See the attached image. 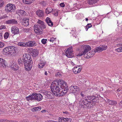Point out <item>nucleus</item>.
Listing matches in <instances>:
<instances>
[{
    "mask_svg": "<svg viewBox=\"0 0 122 122\" xmlns=\"http://www.w3.org/2000/svg\"><path fill=\"white\" fill-rule=\"evenodd\" d=\"M6 120L4 119H0V122H5L6 121Z\"/></svg>",
    "mask_w": 122,
    "mask_h": 122,
    "instance_id": "48",
    "label": "nucleus"
},
{
    "mask_svg": "<svg viewBox=\"0 0 122 122\" xmlns=\"http://www.w3.org/2000/svg\"><path fill=\"white\" fill-rule=\"evenodd\" d=\"M61 117H59V122H61Z\"/></svg>",
    "mask_w": 122,
    "mask_h": 122,
    "instance_id": "50",
    "label": "nucleus"
},
{
    "mask_svg": "<svg viewBox=\"0 0 122 122\" xmlns=\"http://www.w3.org/2000/svg\"><path fill=\"white\" fill-rule=\"evenodd\" d=\"M17 49L14 46H9L4 48L3 51V53L5 55H9L16 53Z\"/></svg>",
    "mask_w": 122,
    "mask_h": 122,
    "instance_id": "5",
    "label": "nucleus"
},
{
    "mask_svg": "<svg viewBox=\"0 0 122 122\" xmlns=\"http://www.w3.org/2000/svg\"><path fill=\"white\" fill-rule=\"evenodd\" d=\"M45 21L49 26H52L53 25V23L51 21L50 18L47 17L45 20Z\"/></svg>",
    "mask_w": 122,
    "mask_h": 122,
    "instance_id": "20",
    "label": "nucleus"
},
{
    "mask_svg": "<svg viewBox=\"0 0 122 122\" xmlns=\"http://www.w3.org/2000/svg\"><path fill=\"white\" fill-rule=\"evenodd\" d=\"M6 23L7 24H17L18 23L17 20L15 19H12L7 20L5 21Z\"/></svg>",
    "mask_w": 122,
    "mask_h": 122,
    "instance_id": "14",
    "label": "nucleus"
},
{
    "mask_svg": "<svg viewBox=\"0 0 122 122\" xmlns=\"http://www.w3.org/2000/svg\"><path fill=\"white\" fill-rule=\"evenodd\" d=\"M47 41L46 39H43L41 40V42L42 44H45L46 43Z\"/></svg>",
    "mask_w": 122,
    "mask_h": 122,
    "instance_id": "38",
    "label": "nucleus"
},
{
    "mask_svg": "<svg viewBox=\"0 0 122 122\" xmlns=\"http://www.w3.org/2000/svg\"><path fill=\"white\" fill-rule=\"evenodd\" d=\"M9 35V34L8 32H6L4 34V38L5 39H7Z\"/></svg>",
    "mask_w": 122,
    "mask_h": 122,
    "instance_id": "36",
    "label": "nucleus"
},
{
    "mask_svg": "<svg viewBox=\"0 0 122 122\" xmlns=\"http://www.w3.org/2000/svg\"><path fill=\"white\" fill-rule=\"evenodd\" d=\"M40 4L43 6H44L45 5L46 3L44 1H41V2Z\"/></svg>",
    "mask_w": 122,
    "mask_h": 122,
    "instance_id": "41",
    "label": "nucleus"
},
{
    "mask_svg": "<svg viewBox=\"0 0 122 122\" xmlns=\"http://www.w3.org/2000/svg\"><path fill=\"white\" fill-rule=\"evenodd\" d=\"M41 108V107L40 106L35 107L32 109V111L33 112H37L40 111Z\"/></svg>",
    "mask_w": 122,
    "mask_h": 122,
    "instance_id": "28",
    "label": "nucleus"
},
{
    "mask_svg": "<svg viewBox=\"0 0 122 122\" xmlns=\"http://www.w3.org/2000/svg\"><path fill=\"white\" fill-rule=\"evenodd\" d=\"M24 3L26 4H30L34 1V0H23Z\"/></svg>",
    "mask_w": 122,
    "mask_h": 122,
    "instance_id": "30",
    "label": "nucleus"
},
{
    "mask_svg": "<svg viewBox=\"0 0 122 122\" xmlns=\"http://www.w3.org/2000/svg\"><path fill=\"white\" fill-rule=\"evenodd\" d=\"M106 102L109 105H116L117 104V103L116 101L115 100H111L109 99L107 100Z\"/></svg>",
    "mask_w": 122,
    "mask_h": 122,
    "instance_id": "17",
    "label": "nucleus"
},
{
    "mask_svg": "<svg viewBox=\"0 0 122 122\" xmlns=\"http://www.w3.org/2000/svg\"><path fill=\"white\" fill-rule=\"evenodd\" d=\"M2 33H0V39L2 38Z\"/></svg>",
    "mask_w": 122,
    "mask_h": 122,
    "instance_id": "51",
    "label": "nucleus"
},
{
    "mask_svg": "<svg viewBox=\"0 0 122 122\" xmlns=\"http://www.w3.org/2000/svg\"><path fill=\"white\" fill-rule=\"evenodd\" d=\"M58 13L57 12V13H55V14H54L56 16H58Z\"/></svg>",
    "mask_w": 122,
    "mask_h": 122,
    "instance_id": "61",
    "label": "nucleus"
},
{
    "mask_svg": "<svg viewBox=\"0 0 122 122\" xmlns=\"http://www.w3.org/2000/svg\"><path fill=\"white\" fill-rule=\"evenodd\" d=\"M67 84L62 80L58 82H53L51 85V90L54 95L57 97L65 95L68 90Z\"/></svg>",
    "mask_w": 122,
    "mask_h": 122,
    "instance_id": "1",
    "label": "nucleus"
},
{
    "mask_svg": "<svg viewBox=\"0 0 122 122\" xmlns=\"http://www.w3.org/2000/svg\"><path fill=\"white\" fill-rule=\"evenodd\" d=\"M26 59H27V58H25L24 56H23V58L18 59V63L20 65H24L25 67L26 70H28V69H29V63H28L27 61L26 60H27Z\"/></svg>",
    "mask_w": 122,
    "mask_h": 122,
    "instance_id": "6",
    "label": "nucleus"
},
{
    "mask_svg": "<svg viewBox=\"0 0 122 122\" xmlns=\"http://www.w3.org/2000/svg\"><path fill=\"white\" fill-rule=\"evenodd\" d=\"M92 97L89 96L87 98H82L79 102L80 106L83 108H90L93 106L92 104Z\"/></svg>",
    "mask_w": 122,
    "mask_h": 122,
    "instance_id": "2",
    "label": "nucleus"
},
{
    "mask_svg": "<svg viewBox=\"0 0 122 122\" xmlns=\"http://www.w3.org/2000/svg\"><path fill=\"white\" fill-rule=\"evenodd\" d=\"M70 88L71 92L72 93H77L80 90L79 87L76 86H72L70 87Z\"/></svg>",
    "mask_w": 122,
    "mask_h": 122,
    "instance_id": "12",
    "label": "nucleus"
},
{
    "mask_svg": "<svg viewBox=\"0 0 122 122\" xmlns=\"http://www.w3.org/2000/svg\"><path fill=\"white\" fill-rule=\"evenodd\" d=\"M42 94L46 98L51 99L54 98L53 95L50 92L46 91L42 92Z\"/></svg>",
    "mask_w": 122,
    "mask_h": 122,
    "instance_id": "9",
    "label": "nucleus"
},
{
    "mask_svg": "<svg viewBox=\"0 0 122 122\" xmlns=\"http://www.w3.org/2000/svg\"><path fill=\"white\" fill-rule=\"evenodd\" d=\"M101 48V51L103 50H106L107 48V46H102L100 47Z\"/></svg>",
    "mask_w": 122,
    "mask_h": 122,
    "instance_id": "34",
    "label": "nucleus"
},
{
    "mask_svg": "<svg viewBox=\"0 0 122 122\" xmlns=\"http://www.w3.org/2000/svg\"><path fill=\"white\" fill-rule=\"evenodd\" d=\"M63 113L66 114H68V112L67 111L63 112Z\"/></svg>",
    "mask_w": 122,
    "mask_h": 122,
    "instance_id": "53",
    "label": "nucleus"
},
{
    "mask_svg": "<svg viewBox=\"0 0 122 122\" xmlns=\"http://www.w3.org/2000/svg\"><path fill=\"white\" fill-rule=\"evenodd\" d=\"M85 92H81L80 93V95L83 97L85 96Z\"/></svg>",
    "mask_w": 122,
    "mask_h": 122,
    "instance_id": "43",
    "label": "nucleus"
},
{
    "mask_svg": "<svg viewBox=\"0 0 122 122\" xmlns=\"http://www.w3.org/2000/svg\"><path fill=\"white\" fill-rule=\"evenodd\" d=\"M120 91V88H118L117 89V92H119Z\"/></svg>",
    "mask_w": 122,
    "mask_h": 122,
    "instance_id": "58",
    "label": "nucleus"
},
{
    "mask_svg": "<svg viewBox=\"0 0 122 122\" xmlns=\"http://www.w3.org/2000/svg\"><path fill=\"white\" fill-rule=\"evenodd\" d=\"M3 17L4 18H7V17H8V16H7V15H4V16H3Z\"/></svg>",
    "mask_w": 122,
    "mask_h": 122,
    "instance_id": "55",
    "label": "nucleus"
},
{
    "mask_svg": "<svg viewBox=\"0 0 122 122\" xmlns=\"http://www.w3.org/2000/svg\"><path fill=\"white\" fill-rule=\"evenodd\" d=\"M46 110H42L41 111V112L42 113H44V112H46Z\"/></svg>",
    "mask_w": 122,
    "mask_h": 122,
    "instance_id": "52",
    "label": "nucleus"
},
{
    "mask_svg": "<svg viewBox=\"0 0 122 122\" xmlns=\"http://www.w3.org/2000/svg\"><path fill=\"white\" fill-rule=\"evenodd\" d=\"M46 62L41 61L40 63L39 64L38 67L39 68H43L46 64Z\"/></svg>",
    "mask_w": 122,
    "mask_h": 122,
    "instance_id": "29",
    "label": "nucleus"
},
{
    "mask_svg": "<svg viewBox=\"0 0 122 122\" xmlns=\"http://www.w3.org/2000/svg\"><path fill=\"white\" fill-rule=\"evenodd\" d=\"M31 53L33 55V56L34 57L36 56H37L38 54V52L36 50H35L33 51Z\"/></svg>",
    "mask_w": 122,
    "mask_h": 122,
    "instance_id": "32",
    "label": "nucleus"
},
{
    "mask_svg": "<svg viewBox=\"0 0 122 122\" xmlns=\"http://www.w3.org/2000/svg\"><path fill=\"white\" fill-rule=\"evenodd\" d=\"M92 99V104H93V106L95 104V102H98V100L99 99L98 97H97L95 96H93Z\"/></svg>",
    "mask_w": 122,
    "mask_h": 122,
    "instance_id": "21",
    "label": "nucleus"
},
{
    "mask_svg": "<svg viewBox=\"0 0 122 122\" xmlns=\"http://www.w3.org/2000/svg\"><path fill=\"white\" fill-rule=\"evenodd\" d=\"M44 12L41 10H38L36 12L37 15L39 17H43L44 15Z\"/></svg>",
    "mask_w": 122,
    "mask_h": 122,
    "instance_id": "22",
    "label": "nucleus"
},
{
    "mask_svg": "<svg viewBox=\"0 0 122 122\" xmlns=\"http://www.w3.org/2000/svg\"><path fill=\"white\" fill-rule=\"evenodd\" d=\"M29 20L28 19H26L25 20L23 19V22H22V23L23 25L25 26H27L29 25Z\"/></svg>",
    "mask_w": 122,
    "mask_h": 122,
    "instance_id": "26",
    "label": "nucleus"
},
{
    "mask_svg": "<svg viewBox=\"0 0 122 122\" xmlns=\"http://www.w3.org/2000/svg\"><path fill=\"white\" fill-rule=\"evenodd\" d=\"M24 31L25 32H28L29 30V29H24Z\"/></svg>",
    "mask_w": 122,
    "mask_h": 122,
    "instance_id": "47",
    "label": "nucleus"
},
{
    "mask_svg": "<svg viewBox=\"0 0 122 122\" xmlns=\"http://www.w3.org/2000/svg\"><path fill=\"white\" fill-rule=\"evenodd\" d=\"M95 53L94 51H90L89 53L87 54V56L86 57L87 58L91 57L94 55Z\"/></svg>",
    "mask_w": 122,
    "mask_h": 122,
    "instance_id": "24",
    "label": "nucleus"
},
{
    "mask_svg": "<svg viewBox=\"0 0 122 122\" xmlns=\"http://www.w3.org/2000/svg\"><path fill=\"white\" fill-rule=\"evenodd\" d=\"M45 75H47L48 74V73H47V71H45Z\"/></svg>",
    "mask_w": 122,
    "mask_h": 122,
    "instance_id": "59",
    "label": "nucleus"
},
{
    "mask_svg": "<svg viewBox=\"0 0 122 122\" xmlns=\"http://www.w3.org/2000/svg\"><path fill=\"white\" fill-rule=\"evenodd\" d=\"M6 61L2 58H0V66L1 67H5L6 66L5 63Z\"/></svg>",
    "mask_w": 122,
    "mask_h": 122,
    "instance_id": "18",
    "label": "nucleus"
},
{
    "mask_svg": "<svg viewBox=\"0 0 122 122\" xmlns=\"http://www.w3.org/2000/svg\"><path fill=\"white\" fill-rule=\"evenodd\" d=\"M54 122V121H48L47 122Z\"/></svg>",
    "mask_w": 122,
    "mask_h": 122,
    "instance_id": "63",
    "label": "nucleus"
},
{
    "mask_svg": "<svg viewBox=\"0 0 122 122\" xmlns=\"http://www.w3.org/2000/svg\"><path fill=\"white\" fill-rule=\"evenodd\" d=\"M37 24L34 25V31L38 35H40L43 33V29L46 28L44 22L43 21L39 20Z\"/></svg>",
    "mask_w": 122,
    "mask_h": 122,
    "instance_id": "3",
    "label": "nucleus"
},
{
    "mask_svg": "<svg viewBox=\"0 0 122 122\" xmlns=\"http://www.w3.org/2000/svg\"><path fill=\"white\" fill-rule=\"evenodd\" d=\"M80 66H81L80 65L78 67L77 66L74 67L73 69V71L74 73L77 74L80 72L81 69L80 67Z\"/></svg>",
    "mask_w": 122,
    "mask_h": 122,
    "instance_id": "19",
    "label": "nucleus"
},
{
    "mask_svg": "<svg viewBox=\"0 0 122 122\" xmlns=\"http://www.w3.org/2000/svg\"><path fill=\"white\" fill-rule=\"evenodd\" d=\"M61 117H59V122H61Z\"/></svg>",
    "mask_w": 122,
    "mask_h": 122,
    "instance_id": "49",
    "label": "nucleus"
},
{
    "mask_svg": "<svg viewBox=\"0 0 122 122\" xmlns=\"http://www.w3.org/2000/svg\"><path fill=\"white\" fill-rule=\"evenodd\" d=\"M91 49V47L90 46L85 45L83 49L79 52L78 55L80 56L84 55Z\"/></svg>",
    "mask_w": 122,
    "mask_h": 122,
    "instance_id": "8",
    "label": "nucleus"
},
{
    "mask_svg": "<svg viewBox=\"0 0 122 122\" xmlns=\"http://www.w3.org/2000/svg\"><path fill=\"white\" fill-rule=\"evenodd\" d=\"M56 39V38H54L53 37H52L51 38H50L49 40L51 42H54V41Z\"/></svg>",
    "mask_w": 122,
    "mask_h": 122,
    "instance_id": "39",
    "label": "nucleus"
},
{
    "mask_svg": "<svg viewBox=\"0 0 122 122\" xmlns=\"http://www.w3.org/2000/svg\"><path fill=\"white\" fill-rule=\"evenodd\" d=\"M10 67L11 70L14 71L17 70L19 69L18 66L16 64H13L11 65Z\"/></svg>",
    "mask_w": 122,
    "mask_h": 122,
    "instance_id": "23",
    "label": "nucleus"
},
{
    "mask_svg": "<svg viewBox=\"0 0 122 122\" xmlns=\"http://www.w3.org/2000/svg\"><path fill=\"white\" fill-rule=\"evenodd\" d=\"M6 28L5 26L4 25H2L0 26V29H5Z\"/></svg>",
    "mask_w": 122,
    "mask_h": 122,
    "instance_id": "44",
    "label": "nucleus"
},
{
    "mask_svg": "<svg viewBox=\"0 0 122 122\" xmlns=\"http://www.w3.org/2000/svg\"><path fill=\"white\" fill-rule=\"evenodd\" d=\"M5 44L4 43L0 41V48H1L4 46Z\"/></svg>",
    "mask_w": 122,
    "mask_h": 122,
    "instance_id": "42",
    "label": "nucleus"
},
{
    "mask_svg": "<svg viewBox=\"0 0 122 122\" xmlns=\"http://www.w3.org/2000/svg\"><path fill=\"white\" fill-rule=\"evenodd\" d=\"M11 30L12 33L14 35L18 34L19 33V28L15 26H12Z\"/></svg>",
    "mask_w": 122,
    "mask_h": 122,
    "instance_id": "13",
    "label": "nucleus"
},
{
    "mask_svg": "<svg viewBox=\"0 0 122 122\" xmlns=\"http://www.w3.org/2000/svg\"><path fill=\"white\" fill-rule=\"evenodd\" d=\"M88 19L87 18H86V21H87L88 20Z\"/></svg>",
    "mask_w": 122,
    "mask_h": 122,
    "instance_id": "64",
    "label": "nucleus"
},
{
    "mask_svg": "<svg viewBox=\"0 0 122 122\" xmlns=\"http://www.w3.org/2000/svg\"><path fill=\"white\" fill-rule=\"evenodd\" d=\"M28 47H34L36 45V42L34 41H30L27 42Z\"/></svg>",
    "mask_w": 122,
    "mask_h": 122,
    "instance_id": "15",
    "label": "nucleus"
},
{
    "mask_svg": "<svg viewBox=\"0 0 122 122\" xmlns=\"http://www.w3.org/2000/svg\"><path fill=\"white\" fill-rule=\"evenodd\" d=\"M119 105H120V104H122V101H121L120 103H119Z\"/></svg>",
    "mask_w": 122,
    "mask_h": 122,
    "instance_id": "62",
    "label": "nucleus"
},
{
    "mask_svg": "<svg viewBox=\"0 0 122 122\" xmlns=\"http://www.w3.org/2000/svg\"><path fill=\"white\" fill-rule=\"evenodd\" d=\"M61 122H63L64 119V118L63 117H61Z\"/></svg>",
    "mask_w": 122,
    "mask_h": 122,
    "instance_id": "57",
    "label": "nucleus"
},
{
    "mask_svg": "<svg viewBox=\"0 0 122 122\" xmlns=\"http://www.w3.org/2000/svg\"><path fill=\"white\" fill-rule=\"evenodd\" d=\"M24 58H27V59H26L27 60H26L27 61L28 63H29V69L30 70L31 69L32 66L33 62L32 61V59L30 55L29 54H27L26 56H24Z\"/></svg>",
    "mask_w": 122,
    "mask_h": 122,
    "instance_id": "11",
    "label": "nucleus"
},
{
    "mask_svg": "<svg viewBox=\"0 0 122 122\" xmlns=\"http://www.w3.org/2000/svg\"><path fill=\"white\" fill-rule=\"evenodd\" d=\"M27 42L26 43L19 42L18 44V45L22 47H27Z\"/></svg>",
    "mask_w": 122,
    "mask_h": 122,
    "instance_id": "25",
    "label": "nucleus"
},
{
    "mask_svg": "<svg viewBox=\"0 0 122 122\" xmlns=\"http://www.w3.org/2000/svg\"><path fill=\"white\" fill-rule=\"evenodd\" d=\"M4 1L2 0H0V7H1L4 4Z\"/></svg>",
    "mask_w": 122,
    "mask_h": 122,
    "instance_id": "40",
    "label": "nucleus"
},
{
    "mask_svg": "<svg viewBox=\"0 0 122 122\" xmlns=\"http://www.w3.org/2000/svg\"><path fill=\"white\" fill-rule=\"evenodd\" d=\"M61 6L62 7H64L65 6V5L64 3H62L60 4Z\"/></svg>",
    "mask_w": 122,
    "mask_h": 122,
    "instance_id": "45",
    "label": "nucleus"
},
{
    "mask_svg": "<svg viewBox=\"0 0 122 122\" xmlns=\"http://www.w3.org/2000/svg\"><path fill=\"white\" fill-rule=\"evenodd\" d=\"M26 100L28 101L35 100H37V101H40L43 99V96L40 93L34 92L32 95L26 97Z\"/></svg>",
    "mask_w": 122,
    "mask_h": 122,
    "instance_id": "4",
    "label": "nucleus"
},
{
    "mask_svg": "<svg viewBox=\"0 0 122 122\" xmlns=\"http://www.w3.org/2000/svg\"><path fill=\"white\" fill-rule=\"evenodd\" d=\"M5 10L8 12H14L15 10V5L8 4L5 7Z\"/></svg>",
    "mask_w": 122,
    "mask_h": 122,
    "instance_id": "7",
    "label": "nucleus"
},
{
    "mask_svg": "<svg viewBox=\"0 0 122 122\" xmlns=\"http://www.w3.org/2000/svg\"><path fill=\"white\" fill-rule=\"evenodd\" d=\"M53 8L50 7H49L46 8V14H48L51 12L53 10Z\"/></svg>",
    "mask_w": 122,
    "mask_h": 122,
    "instance_id": "27",
    "label": "nucleus"
},
{
    "mask_svg": "<svg viewBox=\"0 0 122 122\" xmlns=\"http://www.w3.org/2000/svg\"><path fill=\"white\" fill-rule=\"evenodd\" d=\"M92 26V25L91 24H88L86 27L85 29L86 31L88 29L91 27Z\"/></svg>",
    "mask_w": 122,
    "mask_h": 122,
    "instance_id": "35",
    "label": "nucleus"
},
{
    "mask_svg": "<svg viewBox=\"0 0 122 122\" xmlns=\"http://www.w3.org/2000/svg\"><path fill=\"white\" fill-rule=\"evenodd\" d=\"M56 76H61V75L58 72L56 74Z\"/></svg>",
    "mask_w": 122,
    "mask_h": 122,
    "instance_id": "46",
    "label": "nucleus"
},
{
    "mask_svg": "<svg viewBox=\"0 0 122 122\" xmlns=\"http://www.w3.org/2000/svg\"><path fill=\"white\" fill-rule=\"evenodd\" d=\"M16 14L18 15L19 16H24L25 15V12L24 10H18L16 11Z\"/></svg>",
    "mask_w": 122,
    "mask_h": 122,
    "instance_id": "16",
    "label": "nucleus"
},
{
    "mask_svg": "<svg viewBox=\"0 0 122 122\" xmlns=\"http://www.w3.org/2000/svg\"><path fill=\"white\" fill-rule=\"evenodd\" d=\"M67 121L66 119V118H64L63 120V122H66Z\"/></svg>",
    "mask_w": 122,
    "mask_h": 122,
    "instance_id": "56",
    "label": "nucleus"
},
{
    "mask_svg": "<svg viewBox=\"0 0 122 122\" xmlns=\"http://www.w3.org/2000/svg\"><path fill=\"white\" fill-rule=\"evenodd\" d=\"M117 50V51L118 52H122V46H121L117 49H115V50Z\"/></svg>",
    "mask_w": 122,
    "mask_h": 122,
    "instance_id": "37",
    "label": "nucleus"
},
{
    "mask_svg": "<svg viewBox=\"0 0 122 122\" xmlns=\"http://www.w3.org/2000/svg\"><path fill=\"white\" fill-rule=\"evenodd\" d=\"M119 30V29L118 27H117L116 29V31H118Z\"/></svg>",
    "mask_w": 122,
    "mask_h": 122,
    "instance_id": "60",
    "label": "nucleus"
},
{
    "mask_svg": "<svg viewBox=\"0 0 122 122\" xmlns=\"http://www.w3.org/2000/svg\"><path fill=\"white\" fill-rule=\"evenodd\" d=\"M66 119L67 121H71V119L70 118H66Z\"/></svg>",
    "mask_w": 122,
    "mask_h": 122,
    "instance_id": "54",
    "label": "nucleus"
},
{
    "mask_svg": "<svg viewBox=\"0 0 122 122\" xmlns=\"http://www.w3.org/2000/svg\"><path fill=\"white\" fill-rule=\"evenodd\" d=\"M94 51L95 53L97 52H100L101 51V48L99 47H97L95 48Z\"/></svg>",
    "mask_w": 122,
    "mask_h": 122,
    "instance_id": "33",
    "label": "nucleus"
},
{
    "mask_svg": "<svg viewBox=\"0 0 122 122\" xmlns=\"http://www.w3.org/2000/svg\"><path fill=\"white\" fill-rule=\"evenodd\" d=\"M72 47L71 46L68 48L66 50V56L69 58L72 57L74 56L72 51Z\"/></svg>",
    "mask_w": 122,
    "mask_h": 122,
    "instance_id": "10",
    "label": "nucleus"
},
{
    "mask_svg": "<svg viewBox=\"0 0 122 122\" xmlns=\"http://www.w3.org/2000/svg\"><path fill=\"white\" fill-rule=\"evenodd\" d=\"M98 0H89L88 1V3L89 5H92L94 3H95L97 2Z\"/></svg>",
    "mask_w": 122,
    "mask_h": 122,
    "instance_id": "31",
    "label": "nucleus"
}]
</instances>
